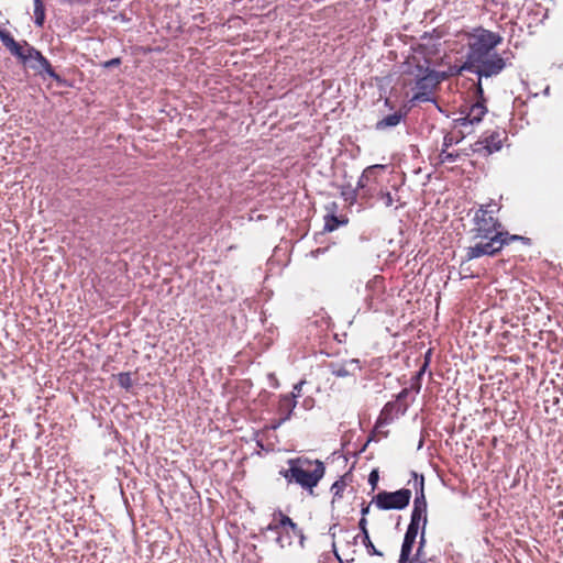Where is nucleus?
Here are the masks:
<instances>
[{"mask_svg": "<svg viewBox=\"0 0 563 563\" xmlns=\"http://www.w3.org/2000/svg\"><path fill=\"white\" fill-rule=\"evenodd\" d=\"M505 132L493 131L489 135L474 144L473 151L484 155H490L495 152L500 151L503 142L505 140Z\"/></svg>", "mask_w": 563, "mask_h": 563, "instance_id": "obj_10", "label": "nucleus"}, {"mask_svg": "<svg viewBox=\"0 0 563 563\" xmlns=\"http://www.w3.org/2000/svg\"><path fill=\"white\" fill-rule=\"evenodd\" d=\"M501 41L498 33L485 29L475 30L470 36L466 62L459 71L471 70L479 77L498 75L506 66L504 58L494 52Z\"/></svg>", "mask_w": 563, "mask_h": 563, "instance_id": "obj_1", "label": "nucleus"}, {"mask_svg": "<svg viewBox=\"0 0 563 563\" xmlns=\"http://www.w3.org/2000/svg\"><path fill=\"white\" fill-rule=\"evenodd\" d=\"M521 239L518 235L509 236L508 233L497 232L493 236H489L487 242H479L467 249V258L473 260L483 255H494L499 252L505 244L509 241Z\"/></svg>", "mask_w": 563, "mask_h": 563, "instance_id": "obj_7", "label": "nucleus"}, {"mask_svg": "<svg viewBox=\"0 0 563 563\" xmlns=\"http://www.w3.org/2000/svg\"><path fill=\"white\" fill-rule=\"evenodd\" d=\"M25 51V63L34 60L36 64L31 65L32 68L40 69L49 75L51 77H56L55 71L53 70L49 62L46 57L42 55L40 51H37L31 45L27 46Z\"/></svg>", "mask_w": 563, "mask_h": 563, "instance_id": "obj_12", "label": "nucleus"}, {"mask_svg": "<svg viewBox=\"0 0 563 563\" xmlns=\"http://www.w3.org/2000/svg\"><path fill=\"white\" fill-rule=\"evenodd\" d=\"M0 40L8 49H10L16 43L10 33L5 31H0Z\"/></svg>", "mask_w": 563, "mask_h": 563, "instance_id": "obj_25", "label": "nucleus"}, {"mask_svg": "<svg viewBox=\"0 0 563 563\" xmlns=\"http://www.w3.org/2000/svg\"><path fill=\"white\" fill-rule=\"evenodd\" d=\"M478 100L470 107H465L460 111V117L454 120L457 128L466 130L468 126L478 124L487 113L485 106L484 90L481 82L476 88Z\"/></svg>", "mask_w": 563, "mask_h": 563, "instance_id": "obj_5", "label": "nucleus"}, {"mask_svg": "<svg viewBox=\"0 0 563 563\" xmlns=\"http://www.w3.org/2000/svg\"><path fill=\"white\" fill-rule=\"evenodd\" d=\"M385 290L384 278L375 276L366 284L365 302L368 309H378L379 302L383 301Z\"/></svg>", "mask_w": 563, "mask_h": 563, "instance_id": "obj_11", "label": "nucleus"}, {"mask_svg": "<svg viewBox=\"0 0 563 563\" xmlns=\"http://www.w3.org/2000/svg\"><path fill=\"white\" fill-rule=\"evenodd\" d=\"M340 195L344 201L353 205L357 199V188H354L351 185H343L340 187Z\"/></svg>", "mask_w": 563, "mask_h": 563, "instance_id": "obj_19", "label": "nucleus"}, {"mask_svg": "<svg viewBox=\"0 0 563 563\" xmlns=\"http://www.w3.org/2000/svg\"><path fill=\"white\" fill-rule=\"evenodd\" d=\"M385 167H386L385 165H380V164H376V165L366 167L363 170L361 177L358 178L357 186L355 188H357V190L364 189L367 186L368 181L373 178L375 170L384 169Z\"/></svg>", "mask_w": 563, "mask_h": 563, "instance_id": "obj_18", "label": "nucleus"}, {"mask_svg": "<svg viewBox=\"0 0 563 563\" xmlns=\"http://www.w3.org/2000/svg\"><path fill=\"white\" fill-rule=\"evenodd\" d=\"M267 531H272L276 534V543L280 548H285L292 543L294 538H299L303 541V533L288 516L282 511H275L268 526Z\"/></svg>", "mask_w": 563, "mask_h": 563, "instance_id": "obj_3", "label": "nucleus"}, {"mask_svg": "<svg viewBox=\"0 0 563 563\" xmlns=\"http://www.w3.org/2000/svg\"><path fill=\"white\" fill-rule=\"evenodd\" d=\"M331 373L336 377L355 376L361 371V364L357 358L343 361L342 363H331Z\"/></svg>", "mask_w": 563, "mask_h": 563, "instance_id": "obj_13", "label": "nucleus"}, {"mask_svg": "<svg viewBox=\"0 0 563 563\" xmlns=\"http://www.w3.org/2000/svg\"><path fill=\"white\" fill-rule=\"evenodd\" d=\"M498 210L497 205H486L476 211L474 221L477 238L488 239L499 232L500 224L493 216Z\"/></svg>", "mask_w": 563, "mask_h": 563, "instance_id": "obj_6", "label": "nucleus"}, {"mask_svg": "<svg viewBox=\"0 0 563 563\" xmlns=\"http://www.w3.org/2000/svg\"><path fill=\"white\" fill-rule=\"evenodd\" d=\"M415 559L410 560V559H401L399 558V561L398 563H411Z\"/></svg>", "mask_w": 563, "mask_h": 563, "instance_id": "obj_34", "label": "nucleus"}, {"mask_svg": "<svg viewBox=\"0 0 563 563\" xmlns=\"http://www.w3.org/2000/svg\"><path fill=\"white\" fill-rule=\"evenodd\" d=\"M27 46H30V44L25 41L22 44L16 42L9 51L12 55L25 63V48Z\"/></svg>", "mask_w": 563, "mask_h": 563, "instance_id": "obj_21", "label": "nucleus"}, {"mask_svg": "<svg viewBox=\"0 0 563 563\" xmlns=\"http://www.w3.org/2000/svg\"><path fill=\"white\" fill-rule=\"evenodd\" d=\"M406 395H407V389H404V390L399 394L398 398H402V397H405Z\"/></svg>", "mask_w": 563, "mask_h": 563, "instance_id": "obj_36", "label": "nucleus"}, {"mask_svg": "<svg viewBox=\"0 0 563 563\" xmlns=\"http://www.w3.org/2000/svg\"><path fill=\"white\" fill-rule=\"evenodd\" d=\"M0 40L8 49H10L16 43L10 33L5 31H0Z\"/></svg>", "mask_w": 563, "mask_h": 563, "instance_id": "obj_26", "label": "nucleus"}, {"mask_svg": "<svg viewBox=\"0 0 563 563\" xmlns=\"http://www.w3.org/2000/svg\"><path fill=\"white\" fill-rule=\"evenodd\" d=\"M119 385L129 390L132 387V377L130 373H120L118 376Z\"/></svg>", "mask_w": 563, "mask_h": 563, "instance_id": "obj_24", "label": "nucleus"}, {"mask_svg": "<svg viewBox=\"0 0 563 563\" xmlns=\"http://www.w3.org/2000/svg\"><path fill=\"white\" fill-rule=\"evenodd\" d=\"M422 530V525L410 521L407 531L405 533L404 542L401 545L400 556L401 559H410L412 547L419 534V530Z\"/></svg>", "mask_w": 563, "mask_h": 563, "instance_id": "obj_15", "label": "nucleus"}, {"mask_svg": "<svg viewBox=\"0 0 563 563\" xmlns=\"http://www.w3.org/2000/svg\"><path fill=\"white\" fill-rule=\"evenodd\" d=\"M363 543L365 544L366 549H367V552L371 554V555H382V552H379L378 550H376V548L374 547V544L372 543L371 539H365L363 537Z\"/></svg>", "mask_w": 563, "mask_h": 563, "instance_id": "obj_28", "label": "nucleus"}, {"mask_svg": "<svg viewBox=\"0 0 563 563\" xmlns=\"http://www.w3.org/2000/svg\"><path fill=\"white\" fill-rule=\"evenodd\" d=\"M296 406L297 400H295L294 397H290L288 395H282L277 407V415L279 418L277 422L273 426V428H278L284 422L289 420Z\"/></svg>", "mask_w": 563, "mask_h": 563, "instance_id": "obj_14", "label": "nucleus"}, {"mask_svg": "<svg viewBox=\"0 0 563 563\" xmlns=\"http://www.w3.org/2000/svg\"><path fill=\"white\" fill-rule=\"evenodd\" d=\"M444 73H438L435 70L427 69L422 77H419L416 81V88L418 92L413 96L416 101H428L430 100L429 95L437 88V86L445 79Z\"/></svg>", "mask_w": 563, "mask_h": 563, "instance_id": "obj_9", "label": "nucleus"}, {"mask_svg": "<svg viewBox=\"0 0 563 563\" xmlns=\"http://www.w3.org/2000/svg\"><path fill=\"white\" fill-rule=\"evenodd\" d=\"M399 415V406L396 402H387L382 409L375 428L380 429L391 423Z\"/></svg>", "mask_w": 563, "mask_h": 563, "instance_id": "obj_16", "label": "nucleus"}, {"mask_svg": "<svg viewBox=\"0 0 563 563\" xmlns=\"http://www.w3.org/2000/svg\"><path fill=\"white\" fill-rule=\"evenodd\" d=\"M411 498L409 489H399L393 493L383 492L376 496L375 503L379 509H404Z\"/></svg>", "mask_w": 563, "mask_h": 563, "instance_id": "obj_8", "label": "nucleus"}, {"mask_svg": "<svg viewBox=\"0 0 563 563\" xmlns=\"http://www.w3.org/2000/svg\"><path fill=\"white\" fill-rule=\"evenodd\" d=\"M378 479V474H377V471H373L371 474H369V483L372 485H375L376 482Z\"/></svg>", "mask_w": 563, "mask_h": 563, "instance_id": "obj_33", "label": "nucleus"}, {"mask_svg": "<svg viewBox=\"0 0 563 563\" xmlns=\"http://www.w3.org/2000/svg\"><path fill=\"white\" fill-rule=\"evenodd\" d=\"M456 157V154L448 152L446 148H443L440 153L441 163L454 162Z\"/></svg>", "mask_w": 563, "mask_h": 563, "instance_id": "obj_27", "label": "nucleus"}, {"mask_svg": "<svg viewBox=\"0 0 563 563\" xmlns=\"http://www.w3.org/2000/svg\"><path fill=\"white\" fill-rule=\"evenodd\" d=\"M451 144V140H449L448 137H444V147H449V145Z\"/></svg>", "mask_w": 563, "mask_h": 563, "instance_id": "obj_35", "label": "nucleus"}, {"mask_svg": "<svg viewBox=\"0 0 563 563\" xmlns=\"http://www.w3.org/2000/svg\"><path fill=\"white\" fill-rule=\"evenodd\" d=\"M380 199L383 200V202L386 207H391L394 203V198L389 191L382 192Z\"/></svg>", "mask_w": 563, "mask_h": 563, "instance_id": "obj_30", "label": "nucleus"}, {"mask_svg": "<svg viewBox=\"0 0 563 563\" xmlns=\"http://www.w3.org/2000/svg\"><path fill=\"white\" fill-rule=\"evenodd\" d=\"M120 64H121V59L120 58H112L110 60H107L103 64V67L104 68H111V67H114V66H119Z\"/></svg>", "mask_w": 563, "mask_h": 563, "instance_id": "obj_32", "label": "nucleus"}, {"mask_svg": "<svg viewBox=\"0 0 563 563\" xmlns=\"http://www.w3.org/2000/svg\"><path fill=\"white\" fill-rule=\"evenodd\" d=\"M303 384H305L303 380L297 383L296 385H294L292 391L287 395L290 397H294V399L297 400V398L301 396V388H302Z\"/></svg>", "mask_w": 563, "mask_h": 563, "instance_id": "obj_29", "label": "nucleus"}, {"mask_svg": "<svg viewBox=\"0 0 563 563\" xmlns=\"http://www.w3.org/2000/svg\"><path fill=\"white\" fill-rule=\"evenodd\" d=\"M367 511H368V509H367V508H364V509L362 510L363 515H365Z\"/></svg>", "mask_w": 563, "mask_h": 563, "instance_id": "obj_37", "label": "nucleus"}, {"mask_svg": "<svg viewBox=\"0 0 563 563\" xmlns=\"http://www.w3.org/2000/svg\"><path fill=\"white\" fill-rule=\"evenodd\" d=\"M347 220H340L335 216H329L325 218V230L327 231H334L340 225L345 224Z\"/></svg>", "mask_w": 563, "mask_h": 563, "instance_id": "obj_22", "label": "nucleus"}, {"mask_svg": "<svg viewBox=\"0 0 563 563\" xmlns=\"http://www.w3.org/2000/svg\"><path fill=\"white\" fill-rule=\"evenodd\" d=\"M416 488V497L413 500V508L411 511V519L410 521L421 523L422 525V532H420V540H419V547L416 552V560L421 558L422 550L426 545V526H427V499L424 496V478L423 476L418 477L417 474H415V484Z\"/></svg>", "mask_w": 563, "mask_h": 563, "instance_id": "obj_4", "label": "nucleus"}, {"mask_svg": "<svg viewBox=\"0 0 563 563\" xmlns=\"http://www.w3.org/2000/svg\"><path fill=\"white\" fill-rule=\"evenodd\" d=\"M402 118H404V113H401V112H395V113L388 114L376 123V129L385 130L388 128H394L400 123Z\"/></svg>", "mask_w": 563, "mask_h": 563, "instance_id": "obj_17", "label": "nucleus"}, {"mask_svg": "<svg viewBox=\"0 0 563 563\" xmlns=\"http://www.w3.org/2000/svg\"><path fill=\"white\" fill-rule=\"evenodd\" d=\"M366 526H367V520H366L364 517H363V518H361V520H360V522H358V527H360V529H361V531H362V533H363V537H364L365 539H368V531H367Z\"/></svg>", "mask_w": 563, "mask_h": 563, "instance_id": "obj_31", "label": "nucleus"}, {"mask_svg": "<svg viewBox=\"0 0 563 563\" xmlns=\"http://www.w3.org/2000/svg\"><path fill=\"white\" fill-rule=\"evenodd\" d=\"M45 21V8L42 0H34V23L43 26Z\"/></svg>", "mask_w": 563, "mask_h": 563, "instance_id": "obj_20", "label": "nucleus"}, {"mask_svg": "<svg viewBox=\"0 0 563 563\" xmlns=\"http://www.w3.org/2000/svg\"><path fill=\"white\" fill-rule=\"evenodd\" d=\"M345 482L340 479V481H336L332 484L331 486V493L333 494V503L338 499V498H341L342 497V494L345 489Z\"/></svg>", "mask_w": 563, "mask_h": 563, "instance_id": "obj_23", "label": "nucleus"}, {"mask_svg": "<svg viewBox=\"0 0 563 563\" xmlns=\"http://www.w3.org/2000/svg\"><path fill=\"white\" fill-rule=\"evenodd\" d=\"M289 467L280 471L284 478L291 483L300 485L312 494L324 475V465L319 460H309L305 457L291 459L288 461Z\"/></svg>", "mask_w": 563, "mask_h": 563, "instance_id": "obj_2", "label": "nucleus"}]
</instances>
